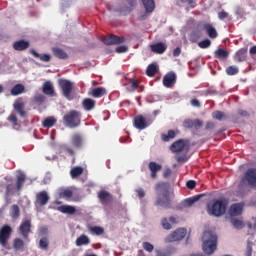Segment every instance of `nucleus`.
<instances>
[{
    "label": "nucleus",
    "mask_w": 256,
    "mask_h": 256,
    "mask_svg": "<svg viewBox=\"0 0 256 256\" xmlns=\"http://www.w3.org/2000/svg\"><path fill=\"white\" fill-rule=\"evenodd\" d=\"M227 17H229V13H227L225 11H221V12L218 13V18L220 20L227 19Z\"/></svg>",
    "instance_id": "nucleus-58"
},
{
    "label": "nucleus",
    "mask_w": 256,
    "mask_h": 256,
    "mask_svg": "<svg viewBox=\"0 0 256 256\" xmlns=\"http://www.w3.org/2000/svg\"><path fill=\"white\" fill-rule=\"evenodd\" d=\"M11 193H13V184H8V185L6 186V193H5L6 197H7L8 195H11Z\"/></svg>",
    "instance_id": "nucleus-59"
},
{
    "label": "nucleus",
    "mask_w": 256,
    "mask_h": 256,
    "mask_svg": "<svg viewBox=\"0 0 256 256\" xmlns=\"http://www.w3.org/2000/svg\"><path fill=\"white\" fill-rule=\"evenodd\" d=\"M8 121L12 123L13 127H17L18 125V119L17 115L15 113H11L8 117Z\"/></svg>",
    "instance_id": "nucleus-52"
},
{
    "label": "nucleus",
    "mask_w": 256,
    "mask_h": 256,
    "mask_svg": "<svg viewBox=\"0 0 256 256\" xmlns=\"http://www.w3.org/2000/svg\"><path fill=\"white\" fill-rule=\"evenodd\" d=\"M142 247L148 253H153V249H155V246H153V244H151L150 242H143Z\"/></svg>",
    "instance_id": "nucleus-51"
},
{
    "label": "nucleus",
    "mask_w": 256,
    "mask_h": 256,
    "mask_svg": "<svg viewBox=\"0 0 256 256\" xmlns=\"http://www.w3.org/2000/svg\"><path fill=\"white\" fill-rule=\"evenodd\" d=\"M97 197L101 205H110V203H113V194L107 190H100L97 193Z\"/></svg>",
    "instance_id": "nucleus-10"
},
{
    "label": "nucleus",
    "mask_w": 256,
    "mask_h": 256,
    "mask_svg": "<svg viewBox=\"0 0 256 256\" xmlns=\"http://www.w3.org/2000/svg\"><path fill=\"white\" fill-rule=\"evenodd\" d=\"M49 203V194L47 191H41L36 195V207H45Z\"/></svg>",
    "instance_id": "nucleus-14"
},
{
    "label": "nucleus",
    "mask_w": 256,
    "mask_h": 256,
    "mask_svg": "<svg viewBox=\"0 0 256 256\" xmlns=\"http://www.w3.org/2000/svg\"><path fill=\"white\" fill-rule=\"evenodd\" d=\"M30 54L36 59H40V61H43L44 63H49V61H51V55L49 54H39V52L33 49L30 50Z\"/></svg>",
    "instance_id": "nucleus-24"
},
{
    "label": "nucleus",
    "mask_w": 256,
    "mask_h": 256,
    "mask_svg": "<svg viewBox=\"0 0 256 256\" xmlns=\"http://www.w3.org/2000/svg\"><path fill=\"white\" fill-rule=\"evenodd\" d=\"M156 256H171V251H169V250H156Z\"/></svg>",
    "instance_id": "nucleus-55"
},
{
    "label": "nucleus",
    "mask_w": 256,
    "mask_h": 256,
    "mask_svg": "<svg viewBox=\"0 0 256 256\" xmlns=\"http://www.w3.org/2000/svg\"><path fill=\"white\" fill-rule=\"evenodd\" d=\"M11 95L17 97V95H21V93H25V86L23 84H16L12 87L10 91Z\"/></svg>",
    "instance_id": "nucleus-35"
},
{
    "label": "nucleus",
    "mask_w": 256,
    "mask_h": 256,
    "mask_svg": "<svg viewBox=\"0 0 256 256\" xmlns=\"http://www.w3.org/2000/svg\"><path fill=\"white\" fill-rule=\"evenodd\" d=\"M155 190L158 195H170L169 194V183L160 182L155 185Z\"/></svg>",
    "instance_id": "nucleus-21"
},
{
    "label": "nucleus",
    "mask_w": 256,
    "mask_h": 256,
    "mask_svg": "<svg viewBox=\"0 0 256 256\" xmlns=\"http://www.w3.org/2000/svg\"><path fill=\"white\" fill-rule=\"evenodd\" d=\"M43 94L44 95H51V97L55 96V89L53 88V84L47 81L43 84Z\"/></svg>",
    "instance_id": "nucleus-29"
},
{
    "label": "nucleus",
    "mask_w": 256,
    "mask_h": 256,
    "mask_svg": "<svg viewBox=\"0 0 256 256\" xmlns=\"http://www.w3.org/2000/svg\"><path fill=\"white\" fill-rule=\"evenodd\" d=\"M25 181H27V176L21 173L16 176V189L17 191H21L23 189V185H25Z\"/></svg>",
    "instance_id": "nucleus-28"
},
{
    "label": "nucleus",
    "mask_w": 256,
    "mask_h": 256,
    "mask_svg": "<svg viewBox=\"0 0 256 256\" xmlns=\"http://www.w3.org/2000/svg\"><path fill=\"white\" fill-rule=\"evenodd\" d=\"M199 199H201V195H196L192 198H187L184 203L185 205H187L188 207H191V205H193L194 203H197V201H199Z\"/></svg>",
    "instance_id": "nucleus-47"
},
{
    "label": "nucleus",
    "mask_w": 256,
    "mask_h": 256,
    "mask_svg": "<svg viewBox=\"0 0 256 256\" xmlns=\"http://www.w3.org/2000/svg\"><path fill=\"white\" fill-rule=\"evenodd\" d=\"M245 207V203H235L232 204L228 210L230 217H239V215H243V208Z\"/></svg>",
    "instance_id": "nucleus-12"
},
{
    "label": "nucleus",
    "mask_w": 256,
    "mask_h": 256,
    "mask_svg": "<svg viewBox=\"0 0 256 256\" xmlns=\"http://www.w3.org/2000/svg\"><path fill=\"white\" fill-rule=\"evenodd\" d=\"M90 232L93 235H103V233H105V230L102 227L94 226V227H90Z\"/></svg>",
    "instance_id": "nucleus-48"
},
{
    "label": "nucleus",
    "mask_w": 256,
    "mask_h": 256,
    "mask_svg": "<svg viewBox=\"0 0 256 256\" xmlns=\"http://www.w3.org/2000/svg\"><path fill=\"white\" fill-rule=\"evenodd\" d=\"M13 49H15V51H25L29 49V42L25 40L16 41L13 43Z\"/></svg>",
    "instance_id": "nucleus-23"
},
{
    "label": "nucleus",
    "mask_w": 256,
    "mask_h": 256,
    "mask_svg": "<svg viewBox=\"0 0 256 256\" xmlns=\"http://www.w3.org/2000/svg\"><path fill=\"white\" fill-rule=\"evenodd\" d=\"M137 87H139V82H137L134 79H131L128 84V91L130 93H135V91H137Z\"/></svg>",
    "instance_id": "nucleus-45"
},
{
    "label": "nucleus",
    "mask_w": 256,
    "mask_h": 256,
    "mask_svg": "<svg viewBox=\"0 0 256 256\" xmlns=\"http://www.w3.org/2000/svg\"><path fill=\"white\" fill-rule=\"evenodd\" d=\"M212 118L216 119V121H223L224 119H227V115L217 110L212 113Z\"/></svg>",
    "instance_id": "nucleus-43"
},
{
    "label": "nucleus",
    "mask_w": 256,
    "mask_h": 256,
    "mask_svg": "<svg viewBox=\"0 0 256 256\" xmlns=\"http://www.w3.org/2000/svg\"><path fill=\"white\" fill-rule=\"evenodd\" d=\"M83 173V167L76 166L70 170V177L72 179H77V177H81V174Z\"/></svg>",
    "instance_id": "nucleus-40"
},
{
    "label": "nucleus",
    "mask_w": 256,
    "mask_h": 256,
    "mask_svg": "<svg viewBox=\"0 0 256 256\" xmlns=\"http://www.w3.org/2000/svg\"><path fill=\"white\" fill-rule=\"evenodd\" d=\"M241 185H249L252 189L256 187V168L248 169L240 180Z\"/></svg>",
    "instance_id": "nucleus-4"
},
{
    "label": "nucleus",
    "mask_w": 256,
    "mask_h": 256,
    "mask_svg": "<svg viewBox=\"0 0 256 256\" xmlns=\"http://www.w3.org/2000/svg\"><path fill=\"white\" fill-rule=\"evenodd\" d=\"M181 55V48L177 47L173 50V57H179Z\"/></svg>",
    "instance_id": "nucleus-64"
},
{
    "label": "nucleus",
    "mask_w": 256,
    "mask_h": 256,
    "mask_svg": "<svg viewBox=\"0 0 256 256\" xmlns=\"http://www.w3.org/2000/svg\"><path fill=\"white\" fill-rule=\"evenodd\" d=\"M127 39L123 36H117L115 34H111L108 36H104L102 42L104 45H121V43H125Z\"/></svg>",
    "instance_id": "nucleus-9"
},
{
    "label": "nucleus",
    "mask_w": 256,
    "mask_h": 256,
    "mask_svg": "<svg viewBox=\"0 0 256 256\" xmlns=\"http://www.w3.org/2000/svg\"><path fill=\"white\" fill-rule=\"evenodd\" d=\"M107 94V90H105V88L103 87H96L94 89H92L90 95L92 97H95L96 99H99L100 97H103V95Z\"/></svg>",
    "instance_id": "nucleus-31"
},
{
    "label": "nucleus",
    "mask_w": 256,
    "mask_h": 256,
    "mask_svg": "<svg viewBox=\"0 0 256 256\" xmlns=\"http://www.w3.org/2000/svg\"><path fill=\"white\" fill-rule=\"evenodd\" d=\"M146 13L155 11V0H141Z\"/></svg>",
    "instance_id": "nucleus-26"
},
{
    "label": "nucleus",
    "mask_w": 256,
    "mask_h": 256,
    "mask_svg": "<svg viewBox=\"0 0 256 256\" xmlns=\"http://www.w3.org/2000/svg\"><path fill=\"white\" fill-rule=\"evenodd\" d=\"M175 81H177V75L175 72H170L164 76L163 85L164 87L170 88L175 85Z\"/></svg>",
    "instance_id": "nucleus-17"
},
{
    "label": "nucleus",
    "mask_w": 256,
    "mask_h": 256,
    "mask_svg": "<svg viewBox=\"0 0 256 256\" xmlns=\"http://www.w3.org/2000/svg\"><path fill=\"white\" fill-rule=\"evenodd\" d=\"M71 144L76 149H81L83 147V136L79 133L74 134L71 138Z\"/></svg>",
    "instance_id": "nucleus-22"
},
{
    "label": "nucleus",
    "mask_w": 256,
    "mask_h": 256,
    "mask_svg": "<svg viewBox=\"0 0 256 256\" xmlns=\"http://www.w3.org/2000/svg\"><path fill=\"white\" fill-rule=\"evenodd\" d=\"M153 123L151 118H145L143 115H137L134 117L133 125L139 131H143V129H147Z\"/></svg>",
    "instance_id": "nucleus-7"
},
{
    "label": "nucleus",
    "mask_w": 256,
    "mask_h": 256,
    "mask_svg": "<svg viewBox=\"0 0 256 256\" xmlns=\"http://www.w3.org/2000/svg\"><path fill=\"white\" fill-rule=\"evenodd\" d=\"M82 114L77 110H70L63 116V123L66 127L70 129H75L81 125Z\"/></svg>",
    "instance_id": "nucleus-2"
},
{
    "label": "nucleus",
    "mask_w": 256,
    "mask_h": 256,
    "mask_svg": "<svg viewBox=\"0 0 256 256\" xmlns=\"http://www.w3.org/2000/svg\"><path fill=\"white\" fill-rule=\"evenodd\" d=\"M60 197H64L66 199H71V197H73V191H71L69 189L63 190L60 193Z\"/></svg>",
    "instance_id": "nucleus-53"
},
{
    "label": "nucleus",
    "mask_w": 256,
    "mask_h": 256,
    "mask_svg": "<svg viewBox=\"0 0 256 256\" xmlns=\"http://www.w3.org/2000/svg\"><path fill=\"white\" fill-rule=\"evenodd\" d=\"M247 59V49H240L236 52L235 56H234V60L237 63H243V61H246Z\"/></svg>",
    "instance_id": "nucleus-25"
},
{
    "label": "nucleus",
    "mask_w": 256,
    "mask_h": 256,
    "mask_svg": "<svg viewBox=\"0 0 256 256\" xmlns=\"http://www.w3.org/2000/svg\"><path fill=\"white\" fill-rule=\"evenodd\" d=\"M156 207H165V209H169L171 207V198L169 194H158V197L154 203Z\"/></svg>",
    "instance_id": "nucleus-11"
},
{
    "label": "nucleus",
    "mask_w": 256,
    "mask_h": 256,
    "mask_svg": "<svg viewBox=\"0 0 256 256\" xmlns=\"http://www.w3.org/2000/svg\"><path fill=\"white\" fill-rule=\"evenodd\" d=\"M55 123H57V119H55V117H53V116H50L43 120L42 127L50 129V127H53L55 125Z\"/></svg>",
    "instance_id": "nucleus-37"
},
{
    "label": "nucleus",
    "mask_w": 256,
    "mask_h": 256,
    "mask_svg": "<svg viewBox=\"0 0 256 256\" xmlns=\"http://www.w3.org/2000/svg\"><path fill=\"white\" fill-rule=\"evenodd\" d=\"M206 129L208 131H211V129H215V123L214 122H207L206 123Z\"/></svg>",
    "instance_id": "nucleus-63"
},
{
    "label": "nucleus",
    "mask_w": 256,
    "mask_h": 256,
    "mask_svg": "<svg viewBox=\"0 0 256 256\" xmlns=\"http://www.w3.org/2000/svg\"><path fill=\"white\" fill-rule=\"evenodd\" d=\"M204 29H205L208 37H210V39H216L217 30L215 29V27H213V25L206 23V24H204Z\"/></svg>",
    "instance_id": "nucleus-27"
},
{
    "label": "nucleus",
    "mask_w": 256,
    "mask_h": 256,
    "mask_svg": "<svg viewBox=\"0 0 256 256\" xmlns=\"http://www.w3.org/2000/svg\"><path fill=\"white\" fill-rule=\"evenodd\" d=\"M13 233V228L5 224L0 228V245L2 247H7L11 234Z\"/></svg>",
    "instance_id": "nucleus-6"
},
{
    "label": "nucleus",
    "mask_w": 256,
    "mask_h": 256,
    "mask_svg": "<svg viewBox=\"0 0 256 256\" xmlns=\"http://www.w3.org/2000/svg\"><path fill=\"white\" fill-rule=\"evenodd\" d=\"M127 46H118L116 47V53H126Z\"/></svg>",
    "instance_id": "nucleus-60"
},
{
    "label": "nucleus",
    "mask_w": 256,
    "mask_h": 256,
    "mask_svg": "<svg viewBox=\"0 0 256 256\" xmlns=\"http://www.w3.org/2000/svg\"><path fill=\"white\" fill-rule=\"evenodd\" d=\"M227 75L233 76L239 73V68L237 66H229L226 68Z\"/></svg>",
    "instance_id": "nucleus-49"
},
{
    "label": "nucleus",
    "mask_w": 256,
    "mask_h": 256,
    "mask_svg": "<svg viewBox=\"0 0 256 256\" xmlns=\"http://www.w3.org/2000/svg\"><path fill=\"white\" fill-rule=\"evenodd\" d=\"M177 133H179V131H175V130H168L167 134H162L161 135V139L164 142H169L171 141V139H175V137H177Z\"/></svg>",
    "instance_id": "nucleus-34"
},
{
    "label": "nucleus",
    "mask_w": 256,
    "mask_h": 256,
    "mask_svg": "<svg viewBox=\"0 0 256 256\" xmlns=\"http://www.w3.org/2000/svg\"><path fill=\"white\" fill-rule=\"evenodd\" d=\"M39 247L40 249L47 251V249H49V239H47V237L41 238L39 241Z\"/></svg>",
    "instance_id": "nucleus-46"
},
{
    "label": "nucleus",
    "mask_w": 256,
    "mask_h": 256,
    "mask_svg": "<svg viewBox=\"0 0 256 256\" xmlns=\"http://www.w3.org/2000/svg\"><path fill=\"white\" fill-rule=\"evenodd\" d=\"M191 105L193 107H201V103L199 102V100L193 98L191 101H190Z\"/></svg>",
    "instance_id": "nucleus-61"
},
{
    "label": "nucleus",
    "mask_w": 256,
    "mask_h": 256,
    "mask_svg": "<svg viewBox=\"0 0 256 256\" xmlns=\"http://www.w3.org/2000/svg\"><path fill=\"white\" fill-rule=\"evenodd\" d=\"M198 47H200V49H208V47H211V40L205 39L200 41Z\"/></svg>",
    "instance_id": "nucleus-50"
},
{
    "label": "nucleus",
    "mask_w": 256,
    "mask_h": 256,
    "mask_svg": "<svg viewBox=\"0 0 256 256\" xmlns=\"http://www.w3.org/2000/svg\"><path fill=\"white\" fill-rule=\"evenodd\" d=\"M229 205V200L227 199H218L215 200L212 204H208L207 212L213 217H221L227 213V206Z\"/></svg>",
    "instance_id": "nucleus-1"
},
{
    "label": "nucleus",
    "mask_w": 256,
    "mask_h": 256,
    "mask_svg": "<svg viewBox=\"0 0 256 256\" xmlns=\"http://www.w3.org/2000/svg\"><path fill=\"white\" fill-rule=\"evenodd\" d=\"M14 110L20 117H26L27 112L25 111V103L21 100H16L13 104Z\"/></svg>",
    "instance_id": "nucleus-19"
},
{
    "label": "nucleus",
    "mask_w": 256,
    "mask_h": 256,
    "mask_svg": "<svg viewBox=\"0 0 256 256\" xmlns=\"http://www.w3.org/2000/svg\"><path fill=\"white\" fill-rule=\"evenodd\" d=\"M184 129H201L203 127V121L200 119H186L183 121Z\"/></svg>",
    "instance_id": "nucleus-13"
},
{
    "label": "nucleus",
    "mask_w": 256,
    "mask_h": 256,
    "mask_svg": "<svg viewBox=\"0 0 256 256\" xmlns=\"http://www.w3.org/2000/svg\"><path fill=\"white\" fill-rule=\"evenodd\" d=\"M161 225H162L163 229H166L167 231L172 229L171 223H169V220L167 218L162 219Z\"/></svg>",
    "instance_id": "nucleus-54"
},
{
    "label": "nucleus",
    "mask_w": 256,
    "mask_h": 256,
    "mask_svg": "<svg viewBox=\"0 0 256 256\" xmlns=\"http://www.w3.org/2000/svg\"><path fill=\"white\" fill-rule=\"evenodd\" d=\"M197 185V182H195L194 180H189L186 182V187L188 189H194Z\"/></svg>",
    "instance_id": "nucleus-57"
},
{
    "label": "nucleus",
    "mask_w": 256,
    "mask_h": 256,
    "mask_svg": "<svg viewBox=\"0 0 256 256\" xmlns=\"http://www.w3.org/2000/svg\"><path fill=\"white\" fill-rule=\"evenodd\" d=\"M19 232L24 239H27L31 233V220L23 221L19 226Z\"/></svg>",
    "instance_id": "nucleus-16"
},
{
    "label": "nucleus",
    "mask_w": 256,
    "mask_h": 256,
    "mask_svg": "<svg viewBox=\"0 0 256 256\" xmlns=\"http://www.w3.org/2000/svg\"><path fill=\"white\" fill-rule=\"evenodd\" d=\"M58 211H60V213H64L67 215H75L77 210L73 206L63 205L58 207Z\"/></svg>",
    "instance_id": "nucleus-32"
},
{
    "label": "nucleus",
    "mask_w": 256,
    "mask_h": 256,
    "mask_svg": "<svg viewBox=\"0 0 256 256\" xmlns=\"http://www.w3.org/2000/svg\"><path fill=\"white\" fill-rule=\"evenodd\" d=\"M216 59H227L229 57V52L223 48H219L215 51Z\"/></svg>",
    "instance_id": "nucleus-41"
},
{
    "label": "nucleus",
    "mask_w": 256,
    "mask_h": 256,
    "mask_svg": "<svg viewBox=\"0 0 256 256\" xmlns=\"http://www.w3.org/2000/svg\"><path fill=\"white\" fill-rule=\"evenodd\" d=\"M231 224L233 225L234 229H243V227H245L243 221L237 218H231Z\"/></svg>",
    "instance_id": "nucleus-44"
},
{
    "label": "nucleus",
    "mask_w": 256,
    "mask_h": 256,
    "mask_svg": "<svg viewBox=\"0 0 256 256\" xmlns=\"http://www.w3.org/2000/svg\"><path fill=\"white\" fill-rule=\"evenodd\" d=\"M20 216H21V210L19 209V205L17 204L12 205L10 209V217H12L13 219H19Z\"/></svg>",
    "instance_id": "nucleus-38"
},
{
    "label": "nucleus",
    "mask_w": 256,
    "mask_h": 256,
    "mask_svg": "<svg viewBox=\"0 0 256 256\" xmlns=\"http://www.w3.org/2000/svg\"><path fill=\"white\" fill-rule=\"evenodd\" d=\"M25 248V242L21 238H15L13 241V249L15 251H23Z\"/></svg>",
    "instance_id": "nucleus-39"
},
{
    "label": "nucleus",
    "mask_w": 256,
    "mask_h": 256,
    "mask_svg": "<svg viewBox=\"0 0 256 256\" xmlns=\"http://www.w3.org/2000/svg\"><path fill=\"white\" fill-rule=\"evenodd\" d=\"M136 195L139 199H143V197H145V190H143V188L136 189Z\"/></svg>",
    "instance_id": "nucleus-56"
},
{
    "label": "nucleus",
    "mask_w": 256,
    "mask_h": 256,
    "mask_svg": "<svg viewBox=\"0 0 256 256\" xmlns=\"http://www.w3.org/2000/svg\"><path fill=\"white\" fill-rule=\"evenodd\" d=\"M157 71H158L157 65L150 64L146 69V75L148 77H155V74L157 73Z\"/></svg>",
    "instance_id": "nucleus-42"
},
{
    "label": "nucleus",
    "mask_w": 256,
    "mask_h": 256,
    "mask_svg": "<svg viewBox=\"0 0 256 256\" xmlns=\"http://www.w3.org/2000/svg\"><path fill=\"white\" fill-rule=\"evenodd\" d=\"M187 235V230L184 228H178L171 234H169L165 241L166 243H173L175 241H182V239H185V236Z\"/></svg>",
    "instance_id": "nucleus-8"
},
{
    "label": "nucleus",
    "mask_w": 256,
    "mask_h": 256,
    "mask_svg": "<svg viewBox=\"0 0 256 256\" xmlns=\"http://www.w3.org/2000/svg\"><path fill=\"white\" fill-rule=\"evenodd\" d=\"M58 86L61 89L63 97L66 99H71V94L73 93L74 84L71 80L60 78L58 80Z\"/></svg>",
    "instance_id": "nucleus-5"
},
{
    "label": "nucleus",
    "mask_w": 256,
    "mask_h": 256,
    "mask_svg": "<svg viewBox=\"0 0 256 256\" xmlns=\"http://www.w3.org/2000/svg\"><path fill=\"white\" fill-rule=\"evenodd\" d=\"M176 161L178 163H185V161H187V158L185 156L178 155V156H176Z\"/></svg>",
    "instance_id": "nucleus-62"
},
{
    "label": "nucleus",
    "mask_w": 256,
    "mask_h": 256,
    "mask_svg": "<svg viewBox=\"0 0 256 256\" xmlns=\"http://www.w3.org/2000/svg\"><path fill=\"white\" fill-rule=\"evenodd\" d=\"M82 106L85 111H93V109H95V100L91 98H85L82 102Z\"/></svg>",
    "instance_id": "nucleus-30"
},
{
    "label": "nucleus",
    "mask_w": 256,
    "mask_h": 256,
    "mask_svg": "<svg viewBox=\"0 0 256 256\" xmlns=\"http://www.w3.org/2000/svg\"><path fill=\"white\" fill-rule=\"evenodd\" d=\"M207 237V240H204L202 249L206 255H213L217 250V236L211 234V232L204 233V239Z\"/></svg>",
    "instance_id": "nucleus-3"
},
{
    "label": "nucleus",
    "mask_w": 256,
    "mask_h": 256,
    "mask_svg": "<svg viewBox=\"0 0 256 256\" xmlns=\"http://www.w3.org/2000/svg\"><path fill=\"white\" fill-rule=\"evenodd\" d=\"M150 49L152 53H157V55H163V53L167 51V45H165V43L163 42H157L155 44H152L150 46Z\"/></svg>",
    "instance_id": "nucleus-18"
},
{
    "label": "nucleus",
    "mask_w": 256,
    "mask_h": 256,
    "mask_svg": "<svg viewBox=\"0 0 256 256\" xmlns=\"http://www.w3.org/2000/svg\"><path fill=\"white\" fill-rule=\"evenodd\" d=\"M89 243H91V240L89 239V237L85 234L80 235L77 239H76V245L77 247H82V245H89Z\"/></svg>",
    "instance_id": "nucleus-36"
},
{
    "label": "nucleus",
    "mask_w": 256,
    "mask_h": 256,
    "mask_svg": "<svg viewBox=\"0 0 256 256\" xmlns=\"http://www.w3.org/2000/svg\"><path fill=\"white\" fill-rule=\"evenodd\" d=\"M148 168L151 171V179H157V173L163 169V166L161 164H157L156 162H150L148 164Z\"/></svg>",
    "instance_id": "nucleus-20"
},
{
    "label": "nucleus",
    "mask_w": 256,
    "mask_h": 256,
    "mask_svg": "<svg viewBox=\"0 0 256 256\" xmlns=\"http://www.w3.org/2000/svg\"><path fill=\"white\" fill-rule=\"evenodd\" d=\"M52 53L57 59H67L69 57L63 49L58 47L52 48Z\"/></svg>",
    "instance_id": "nucleus-33"
},
{
    "label": "nucleus",
    "mask_w": 256,
    "mask_h": 256,
    "mask_svg": "<svg viewBox=\"0 0 256 256\" xmlns=\"http://www.w3.org/2000/svg\"><path fill=\"white\" fill-rule=\"evenodd\" d=\"M187 143H189V141L179 139L170 145V151H172V153H181V151L187 147Z\"/></svg>",
    "instance_id": "nucleus-15"
}]
</instances>
